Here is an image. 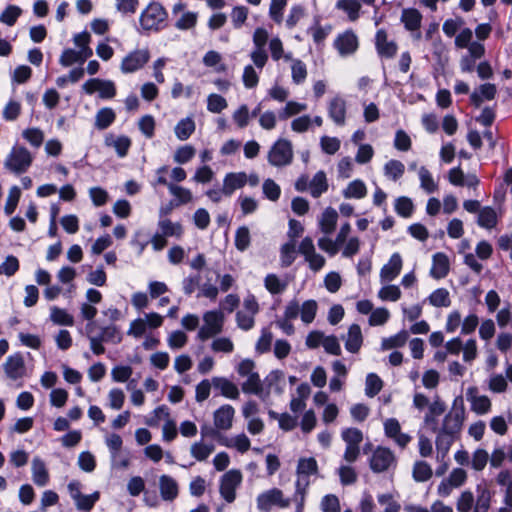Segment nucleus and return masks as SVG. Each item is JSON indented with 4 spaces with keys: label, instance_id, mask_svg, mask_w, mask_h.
Here are the masks:
<instances>
[{
    "label": "nucleus",
    "instance_id": "obj_34",
    "mask_svg": "<svg viewBox=\"0 0 512 512\" xmlns=\"http://www.w3.org/2000/svg\"><path fill=\"white\" fill-rule=\"evenodd\" d=\"M195 131V122L192 118L187 117L180 120L175 126L176 137L181 140H187Z\"/></svg>",
    "mask_w": 512,
    "mask_h": 512
},
{
    "label": "nucleus",
    "instance_id": "obj_13",
    "mask_svg": "<svg viewBox=\"0 0 512 512\" xmlns=\"http://www.w3.org/2000/svg\"><path fill=\"white\" fill-rule=\"evenodd\" d=\"M187 5L183 2L176 3L172 8V15L177 17L175 27L179 30H188L194 28L197 23L198 14L196 12L186 11Z\"/></svg>",
    "mask_w": 512,
    "mask_h": 512
},
{
    "label": "nucleus",
    "instance_id": "obj_38",
    "mask_svg": "<svg viewBox=\"0 0 512 512\" xmlns=\"http://www.w3.org/2000/svg\"><path fill=\"white\" fill-rule=\"evenodd\" d=\"M336 8L346 12L350 21H356L359 18L361 4L358 0H339Z\"/></svg>",
    "mask_w": 512,
    "mask_h": 512
},
{
    "label": "nucleus",
    "instance_id": "obj_40",
    "mask_svg": "<svg viewBox=\"0 0 512 512\" xmlns=\"http://www.w3.org/2000/svg\"><path fill=\"white\" fill-rule=\"evenodd\" d=\"M409 338V334L406 330H401L394 336L384 338L381 343L382 350H390L393 348L403 347Z\"/></svg>",
    "mask_w": 512,
    "mask_h": 512
},
{
    "label": "nucleus",
    "instance_id": "obj_64",
    "mask_svg": "<svg viewBox=\"0 0 512 512\" xmlns=\"http://www.w3.org/2000/svg\"><path fill=\"white\" fill-rule=\"evenodd\" d=\"M22 10L18 6L9 5L1 14L0 21L7 24L8 26H13L18 17L21 15Z\"/></svg>",
    "mask_w": 512,
    "mask_h": 512
},
{
    "label": "nucleus",
    "instance_id": "obj_55",
    "mask_svg": "<svg viewBox=\"0 0 512 512\" xmlns=\"http://www.w3.org/2000/svg\"><path fill=\"white\" fill-rule=\"evenodd\" d=\"M383 382L379 376L374 373L368 374L366 378L365 393L368 397L376 396L382 389Z\"/></svg>",
    "mask_w": 512,
    "mask_h": 512
},
{
    "label": "nucleus",
    "instance_id": "obj_58",
    "mask_svg": "<svg viewBox=\"0 0 512 512\" xmlns=\"http://www.w3.org/2000/svg\"><path fill=\"white\" fill-rule=\"evenodd\" d=\"M196 154V150L191 145H184L179 147L174 153V162L178 164H185L189 162Z\"/></svg>",
    "mask_w": 512,
    "mask_h": 512
},
{
    "label": "nucleus",
    "instance_id": "obj_53",
    "mask_svg": "<svg viewBox=\"0 0 512 512\" xmlns=\"http://www.w3.org/2000/svg\"><path fill=\"white\" fill-rule=\"evenodd\" d=\"M287 5V0H271L269 7V16L276 23L283 22V11Z\"/></svg>",
    "mask_w": 512,
    "mask_h": 512
},
{
    "label": "nucleus",
    "instance_id": "obj_47",
    "mask_svg": "<svg viewBox=\"0 0 512 512\" xmlns=\"http://www.w3.org/2000/svg\"><path fill=\"white\" fill-rule=\"evenodd\" d=\"M169 192L178 200L177 206L187 204L192 201V193L189 189L175 184L168 185Z\"/></svg>",
    "mask_w": 512,
    "mask_h": 512
},
{
    "label": "nucleus",
    "instance_id": "obj_10",
    "mask_svg": "<svg viewBox=\"0 0 512 512\" xmlns=\"http://www.w3.org/2000/svg\"><path fill=\"white\" fill-rule=\"evenodd\" d=\"M397 459L393 451L387 447L378 446L370 458V468L374 473L388 471L395 467Z\"/></svg>",
    "mask_w": 512,
    "mask_h": 512
},
{
    "label": "nucleus",
    "instance_id": "obj_21",
    "mask_svg": "<svg viewBox=\"0 0 512 512\" xmlns=\"http://www.w3.org/2000/svg\"><path fill=\"white\" fill-rule=\"evenodd\" d=\"M467 399L471 402V409L479 414H486L491 409V401L485 395H478L476 387H470L467 391Z\"/></svg>",
    "mask_w": 512,
    "mask_h": 512
},
{
    "label": "nucleus",
    "instance_id": "obj_63",
    "mask_svg": "<svg viewBox=\"0 0 512 512\" xmlns=\"http://www.w3.org/2000/svg\"><path fill=\"white\" fill-rule=\"evenodd\" d=\"M227 101L219 94H210L207 99V109L212 113H220L227 108Z\"/></svg>",
    "mask_w": 512,
    "mask_h": 512
},
{
    "label": "nucleus",
    "instance_id": "obj_33",
    "mask_svg": "<svg viewBox=\"0 0 512 512\" xmlns=\"http://www.w3.org/2000/svg\"><path fill=\"white\" fill-rule=\"evenodd\" d=\"M219 443L229 448L234 447L240 453H245L250 448V440L244 433L239 434L232 439H228L227 437H219Z\"/></svg>",
    "mask_w": 512,
    "mask_h": 512
},
{
    "label": "nucleus",
    "instance_id": "obj_32",
    "mask_svg": "<svg viewBox=\"0 0 512 512\" xmlns=\"http://www.w3.org/2000/svg\"><path fill=\"white\" fill-rule=\"evenodd\" d=\"M337 219V211L331 207L326 208L319 222L321 231L324 234H331L335 230Z\"/></svg>",
    "mask_w": 512,
    "mask_h": 512
},
{
    "label": "nucleus",
    "instance_id": "obj_22",
    "mask_svg": "<svg viewBox=\"0 0 512 512\" xmlns=\"http://www.w3.org/2000/svg\"><path fill=\"white\" fill-rule=\"evenodd\" d=\"M247 180L245 172H231L226 174L223 180L224 196H231L237 189L244 187Z\"/></svg>",
    "mask_w": 512,
    "mask_h": 512
},
{
    "label": "nucleus",
    "instance_id": "obj_4",
    "mask_svg": "<svg viewBox=\"0 0 512 512\" xmlns=\"http://www.w3.org/2000/svg\"><path fill=\"white\" fill-rule=\"evenodd\" d=\"M293 148L291 141L280 138L268 152V162L275 167H283L291 164L293 160Z\"/></svg>",
    "mask_w": 512,
    "mask_h": 512
},
{
    "label": "nucleus",
    "instance_id": "obj_8",
    "mask_svg": "<svg viewBox=\"0 0 512 512\" xmlns=\"http://www.w3.org/2000/svg\"><path fill=\"white\" fill-rule=\"evenodd\" d=\"M291 504L290 498L284 497L282 490L272 488L257 497V508L263 512H269L273 506L287 508Z\"/></svg>",
    "mask_w": 512,
    "mask_h": 512
},
{
    "label": "nucleus",
    "instance_id": "obj_28",
    "mask_svg": "<svg viewBox=\"0 0 512 512\" xmlns=\"http://www.w3.org/2000/svg\"><path fill=\"white\" fill-rule=\"evenodd\" d=\"M363 337L361 328L358 324H352L349 327L345 348L351 353H357L362 345Z\"/></svg>",
    "mask_w": 512,
    "mask_h": 512
},
{
    "label": "nucleus",
    "instance_id": "obj_14",
    "mask_svg": "<svg viewBox=\"0 0 512 512\" xmlns=\"http://www.w3.org/2000/svg\"><path fill=\"white\" fill-rule=\"evenodd\" d=\"M375 48L381 58L392 59L398 51L395 41L388 39L386 30L379 29L375 35Z\"/></svg>",
    "mask_w": 512,
    "mask_h": 512
},
{
    "label": "nucleus",
    "instance_id": "obj_59",
    "mask_svg": "<svg viewBox=\"0 0 512 512\" xmlns=\"http://www.w3.org/2000/svg\"><path fill=\"white\" fill-rule=\"evenodd\" d=\"M266 289L271 294H279L286 289L287 284L282 282L277 275L268 274L264 280Z\"/></svg>",
    "mask_w": 512,
    "mask_h": 512
},
{
    "label": "nucleus",
    "instance_id": "obj_44",
    "mask_svg": "<svg viewBox=\"0 0 512 512\" xmlns=\"http://www.w3.org/2000/svg\"><path fill=\"white\" fill-rule=\"evenodd\" d=\"M430 304L435 307H448L451 304L449 291L445 288L436 289L428 298Z\"/></svg>",
    "mask_w": 512,
    "mask_h": 512
},
{
    "label": "nucleus",
    "instance_id": "obj_56",
    "mask_svg": "<svg viewBox=\"0 0 512 512\" xmlns=\"http://www.w3.org/2000/svg\"><path fill=\"white\" fill-rule=\"evenodd\" d=\"M291 76L295 84H301L307 77V68L304 62L295 59L291 66Z\"/></svg>",
    "mask_w": 512,
    "mask_h": 512
},
{
    "label": "nucleus",
    "instance_id": "obj_62",
    "mask_svg": "<svg viewBox=\"0 0 512 512\" xmlns=\"http://www.w3.org/2000/svg\"><path fill=\"white\" fill-rule=\"evenodd\" d=\"M98 499H99V493L95 492L91 495L81 494L79 497L74 499V501H75L76 507L79 510L89 511L94 507V505L98 501Z\"/></svg>",
    "mask_w": 512,
    "mask_h": 512
},
{
    "label": "nucleus",
    "instance_id": "obj_51",
    "mask_svg": "<svg viewBox=\"0 0 512 512\" xmlns=\"http://www.w3.org/2000/svg\"><path fill=\"white\" fill-rule=\"evenodd\" d=\"M317 308L318 306L315 300L305 301L300 307L301 320L306 324L311 323L315 319Z\"/></svg>",
    "mask_w": 512,
    "mask_h": 512
},
{
    "label": "nucleus",
    "instance_id": "obj_46",
    "mask_svg": "<svg viewBox=\"0 0 512 512\" xmlns=\"http://www.w3.org/2000/svg\"><path fill=\"white\" fill-rule=\"evenodd\" d=\"M395 211L399 216L409 218L414 211V204L412 200L406 196L398 197L395 200Z\"/></svg>",
    "mask_w": 512,
    "mask_h": 512
},
{
    "label": "nucleus",
    "instance_id": "obj_16",
    "mask_svg": "<svg viewBox=\"0 0 512 512\" xmlns=\"http://www.w3.org/2000/svg\"><path fill=\"white\" fill-rule=\"evenodd\" d=\"M359 42L353 30H346L339 34L334 41V47L341 56H348L356 52Z\"/></svg>",
    "mask_w": 512,
    "mask_h": 512
},
{
    "label": "nucleus",
    "instance_id": "obj_18",
    "mask_svg": "<svg viewBox=\"0 0 512 512\" xmlns=\"http://www.w3.org/2000/svg\"><path fill=\"white\" fill-rule=\"evenodd\" d=\"M235 409L229 405L224 404L220 406L213 413V422L216 429L227 431L232 427Z\"/></svg>",
    "mask_w": 512,
    "mask_h": 512
},
{
    "label": "nucleus",
    "instance_id": "obj_23",
    "mask_svg": "<svg viewBox=\"0 0 512 512\" xmlns=\"http://www.w3.org/2000/svg\"><path fill=\"white\" fill-rule=\"evenodd\" d=\"M422 15L415 8H406L403 9L401 14V22L404 24V27L411 32L417 31L418 34L416 36L417 39L420 38L421 34L419 29L421 27Z\"/></svg>",
    "mask_w": 512,
    "mask_h": 512
},
{
    "label": "nucleus",
    "instance_id": "obj_19",
    "mask_svg": "<svg viewBox=\"0 0 512 512\" xmlns=\"http://www.w3.org/2000/svg\"><path fill=\"white\" fill-rule=\"evenodd\" d=\"M327 110L329 117L336 125L343 126L345 124L347 111L345 99L340 96H335L329 101Z\"/></svg>",
    "mask_w": 512,
    "mask_h": 512
},
{
    "label": "nucleus",
    "instance_id": "obj_7",
    "mask_svg": "<svg viewBox=\"0 0 512 512\" xmlns=\"http://www.w3.org/2000/svg\"><path fill=\"white\" fill-rule=\"evenodd\" d=\"M268 39L269 35L266 29L261 27L255 29L253 33L254 49L252 50L250 57L254 65L260 70L268 61V54L265 49Z\"/></svg>",
    "mask_w": 512,
    "mask_h": 512
},
{
    "label": "nucleus",
    "instance_id": "obj_61",
    "mask_svg": "<svg viewBox=\"0 0 512 512\" xmlns=\"http://www.w3.org/2000/svg\"><path fill=\"white\" fill-rule=\"evenodd\" d=\"M272 341H273L272 332L267 328L262 329L261 336L256 343L257 352L260 354L269 352L271 349Z\"/></svg>",
    "mask_w": 512,
    "mask_h": 512
},
{
    "label": "nucleus",
    "instance_id": "obj_43",
    "mask_svg": "<svg viewBox=\"0 0 512 512\" xmlns=\"http://www.w3.org/2000/svg\"><path fill=\"white\" fill-rule=\"evenodd\" d=\"M158 226L161 234L165 237L175 236L180 238L183 234V228L180 223H173L170 219H162L159 221Z\"/></svg>",
    "mask_w": 512,
    "mask_h": 512
},
{
    "label": "nucleus",
    "instance_id": "obj_35",
    "mask_svg": "<svg viewBox=\"0 0 512 512\" xmlns=\"http://www.w3.org/2000/svg\"><path fill=\"white\" fill-rule=\"evenodd\" d=\"M214 449L215 447L213 444H206L200 440L191 445L190 453L197 461H205Z\"/></svg>",
    "mask_w": 512,
    "mask_h": 512
},
{
    "label": "nucleus",
    "instance_id": "obj_24",
    "mask_svg": "<svg viewBox=\"0 0 512 512\" xmlns=\"http://www.w3.org/2000/svg\"><path fill=\"white\" fill-rule=\"evenodd\" d=\"M402 268V258L400 254L394 253L387 264H385L380 272V277L383 282L394 280L400 273Z\"/></svg>",
    "mask_w": 512,
    "mask_h": 512
},
{
    "label": "nucleus",
    "instance_id": "obj_45",
    "mask_svg": "<svg viewBox=\"0 0 512 512\" xmlns=\"http://www.w3.org/2000/svg\"><path fill=\"white\" fill-rule=\"evenodd\" d=\"M367 194V189L363 181L354 180L352 181L347 188L343 191V195L345 198H357L361 199L365 197Z\"/></svg>",
    "mask_w": 512,
    "mask_h": 512
},
{
    "label": "nucleus",
    "instance_id": "obj_52",
    "mask_svg": "<svg viewBox=\"0 0 512 512\" xmlns=\"http://www.w3.org/2000/svg\"><path fill=\"white\" fill-rule=\"evenodd\" d=\"M341 437L346 445L359 446L363 441V433L358 428H346L342 431Z\"/></svg>",
    "mask_w": 512,
    "mask_h": 512
},
{
    "label": "nucleus",
    "instance_id": "obj_30",
    "mask_svg": "<svg viewBox=\"0 0 512 512\" xmlns=\"http://www.w3.org/2000/svg\"><path fill=\"white\" fill-rule=\"evenodd\" d=\"M328 181L324 171H318L309 183L310 194L313 198H319L328 190Z\"/></svg>",
    "mask_w": 512,
    "mask_h": 512
},
{
    "label": "nucleus",
    "instance_id": "obj_49",
    "mask_svg": "<svg viewBox=\"0 0 512 512\" xmlns=\"http://www.w3.org/2000/svg\"><path fill=\"white\" fill-rule=\"evenodd\" d=\"M405 166L399 160H390L384 166L385 175L396 181L404 174Z\"/></svg>",
    "mask_w": 512,
    "mask_h": 512
},
{
    "label": "nucleus",
    "instance_id": "obj_36",
    "mask_svg": "<svg viewBox=\"0 0 512 512\" xmlns=\"http://www.w3.org/2000/svg\"><path fill=\"white\" fill-rule=\"evenodd\" d=\"M116 118V114L111 108L100 109L95 117V127L99 130L107 129Z\"/></svg>",
    "mask_w": 512,
    "mask_h": 512
},
{
    "label": "nucleus",
    "instance_id": "obj_2",
    "mask_svg": "<svg viewBox=\"0 0 512 512\" xmlns=\"http://www.w3.org/2000/svg\"><path fill=\"white\" fill-rule=\"evenodd\" d=\"M33 162V156L24 146H14L4 161V167L10 172L20 175L25 173Z\"/></svg>",
    "mask_w": 512,
    "mask_h": 512
},
{
    "label": "nucleus",
    "instance_id": "obj_3",
    "mask_svg": "<svg viewBox=\"0 0 512 512\" xmlns=\"http://www.w3.org/2000/svg\"><path fill=\"white\" fill-rule=\"evenodd\" d=\"M166 18L167 12L164 7L158 2H152L141 13L140 25L146 31H157L161 28V24L165 22Z\"/></svg>",
    "mask_w": 512,
    "mask_h": 512
},
{
    "label": "nucleus",
    "instance_id": "obj_20",
    "mask_svg": "<svg viewBox=\"0 0 512 512\" xmlns=\"http://www.w3.org/2000/svg\"><path fill=\"white\" fill-rule=\"evenodd\" d=\"M159 490L164 501L172 502L178 497L179 485L173 477L164 474L159 477Z\"/></svg>",
    "mask_w": 512,
    "mask_h": 512
},
{
    "label": "nucleus",
    "instance_id": "obj_11",
    "mask_svg": "<svg viewBox=\"0 0 512 512\" xmlns=\"http://www.w3.org/2000/svg\"><path fill=\"white\" fill-rule=\"evenodd\" d=\"M150 58L151 55L147 48L136 49L123 58L120 69L124 74L134 73L143 68Z\"/></svg>",
    "mask_w": 512,
    "mask_h": 512
},
{
    "label": "nucleus",
    "instance_id": "obj_27",
    "mask_svg": "<svg viewBox=\"0 0 512 512\" xmlns=\"http://www.w3.org/2000/svg\"><path fill=\"white\" fill-rule=\"evenodd\" d=\"M456 439H457V437H455L453 435L445 434L441 431H438L436 440H435L438 461L445 460L451 446L453 445V443L455 442Z\"/></svg>",
    "mask_w": 512,
    "mask_h": 512
},
{
    "label": "nucleus",
    "instance_id": "obj_5",
    "mask_svg": "<svg viewBox=\"0 0 512 512\" xmlns=\"http://www.w3.org/2000/svg\"><path fill=\"white\" fill-rule=\"evenodd\" d=\"M204 324L199 329L197 337L201 341H205L220 334L224 325V314L222 311H208L203 316Z\"/></svg>",
    "mask_w": 512,
    "mask_h": 512
},
{
    "label": "nucleus",
    "instance_id": "obj_26",
    "mask_svg": "<svg viewBox=\"0 0 512 512\" xmlns=\"http://www.w3.org/2000/svg\"><path fill=\"white\" fill-rule=\"evenodd\" d=\"M212 384L214 389L219 390L220 394L229 399L239 398V389L236 384L225 377H213Z\"/></svg>",
    "mask_w": 512,
    "mask_h": 512
},
{
    "label": "nucleus",
    "instance_id": "obj_41",
    "mask_svg": "<svg viewBox=\"0 0 512 512\" xmlns=\"http://www.w3.org/2000/svg\"><path fill=\"white\" fill-rule=\"evenodd\" d=\"M297 476H310L318 473V464L315 458H300L297 465Z\"/></svg>",
    "mask_w": 512,
    "mask_h": 512
},
{
    "label": "nucleus",
    "instance_id": "obj_1",
    "mask_svg": "<svg viewBox=\"0 0 512 512\" xmlns=\"http://www.w3.org/2000/svg\"><path fill=\"white\" fill-rule=\"evenodd\" d=\"M85 333L90 341V349L95 355L105 353L103 343L119 344L122 341V333L114 324L100 327L97 322H88L85 326Z\"/></svg>",
    "mask_w": 512,
    "mask_h": 512
},
{
    "label": "nucleus",
    "instance_id": "obj_42",
    "mask_svg": "<svg viewBox=\"0 0 512 512\" xmlns=\"http://www.w3.org/2000/svg\"><path fill=\"white\" fill-rule=\"evenodd\" d=\"M241 389L244 393L261 395L263 385L258 373H253L248 376L247 380L242 383Z\"/></svg>",
    "mask_w": 512,
    "mask_h": 512
},
{
    "label": "nucleus",
    "instance_id": "obj_39",
    "mask_svg": "<svg viewBox=\"0 0 512 512\" xmlns=\"http://www.w3.org/2000/svg\"><path fill=\"white\" fill-rule=\"evenodd\" d=\"M412 475L415 481L426 482L432 477L433 471L427 462L416 461L413 466Z\"/></svg>",
    "mask_w": 512,
    "mask_h": 512
},
{
    "label": "nucleus",
    "instance_id": "obj_60",
    "mask_svg": "<svg viewBox=\"0 0 512 512\" xmlns=\"http://www.w3.org/2000/svg\"><path fill=\"white\" fill-rule=\"evenodd\" d=\"M489 460V454L484 449H477L474 451L470 460L471 467L476 471H482Z\"/></svg>",
    "mask_w": 512,
    "mask_h": 512
},
{
    "label": "nucleus",
    "instance_id": "obj_48",
    "mask_svg": "<svg viewBox=\"0 0 512 512\" xmlns=\"http://www.w3.org/2000/svg\"><path fill=\"white\" fill-rule=\"evenodd\" d=\"M419 179L421 188L427 193H433L438 189V185L435 183L431 173L425 166H421L419 169Z\"/></svg>",
    "mask_w": 512,
    "mask_h": 512
},
{
    "label": "nucleus",
    "instance_id": "obj_31",
    "mask_svg": "<svg viewBox=\"0 0 512 512\" xmlns=\"http://www.w3.org/2000/svg\"><path fill=\"white\" fill-rule=\"evenodd\" d=\"M32 477L34 483L40 487L45 486L49 481L46 465L39 458H34L32 461Z\"/></svg>",
    "mask_w": 512,
    "mask_h": 512
},
{
    "label": "nucleus",
    "instance_id": "obj_12",
    "mask_svg": "<svg viewBox=\"0 0 512 512\" xmlns=\"http://www.w3.org/2000/svg\"><path fill=\"white\" fill-rule=\"evenodd\" d=\"M83 90L87 94L99 92V97L103 99H111L116 95L115 84L110 80H102L92 78L83 84Z\"/></svg>",
    "mask_w": 512,
    "mask_h": 512
},
{
    "label": "nucleus",
    "instance_id": "obj_37",
    "mask_svg": "<svg viewBox=\"0 0 512 512\" xmlns=\"http://www.w3.org/2000/svg\"><path fill=\"white\" fill-rule=\"evenodd\" d=\"M478 225L486 228L492 229L497 225V214L495 210L491 207H484L479 211L478 214Z\"/></svg>",
    "mask_w": 512,
    "mask_h": 512
},
{
    "label": "nucleus",
    "instance_id": "obj_6",
    "mask_svg": "<svg viewBox=\"0 0 512 512\" xmlns=\"http://www.w3.org/2000/svg\"><path fill=\"white\" fill-rule=\"evenodd\" d=\"M464 418L465 408L463 402L461 401L459 406H457L455 402L451 410L444 416L439 431L458 437L462 429Z\"/></svg>",
    "mask_w": 512,
    "mask_h": 512
},
{
    "label": "nucleus",
    "instance_id": "obj_9",
    "mask_svg": "<svg viewBox=\"0 0 512 512\" xmlns=\"http://www.w3.org/2000/svg\"><path fill=\"white\" fill-rule=\"evenodd\" d=\"M242 482L240 470L232 469L227 471L220 479L219 492L227 503H233L236 499V489Z\"/></svg>",
    "mask_w": 512,
    "mask_h": 512
},
{
    "label": "nucleus",
    "instance_id": "obj_54",
    "mask_svg": "<svg viewBox=\"0 0 512 512\" xmlns=\"http://www.w3.org/2000/svg\"><path fill=\"white\" fill-rule=\"evenodd\" d=\"M491 494L486 488L478 486V497L473 512H488L490 508Z\"/></svg>",
    "mask_w": 512,
    "mask_h": 512
},
{
    "label": "nucleus",
    "instance_id": "obj_29",
    "mask_svg": "<svg viewBox=\"0 0 512 512\" xmlns=\"http://www.w3.org/2000/svg\"><path fill=\"white\" fill-rule=\"evenodd\" d=\"M105 144L108 147H113L119 157H125L131 147V139L127 136L114 137L109 135L105 138Z\"/></svg>",
    "mask_w": 512,
    "mask_h": 512
},
{
    "label": "nucleus",
    "instance_id": "obj_25",
    "mask_svg": "<svg viewBox=\"0 0 512 512\" xmlns=\"http://www.w3.org/2000/svg\"><path fill=\"white\" fill-rule=\"evenodd\" d=\"M450 270V262L445 253L438 252L433 255V263L432 268L430 270V275L434 279H442L445 278Z\"/></svg>",
    "mask_w": 512,
    "mask_h": 512
},
{
    "label": "nucleus",
    "instance_id": "obj_17",
    "mask_svg": "<svg viewBox=\"0 0 512 512\" xmlns=\"http://www.w3.org/2000/svg\"><path fill=\"white\" fill-rule=\"evenodd\" d=\"M7 377L11 380L22 378L26 373L24 358L20 353L10 355L3 364Z\"/></svg>",
    "mask_w": 512,
    "mask_h": 512
},
{
    "label": "nucleus",
    "instance_id": "obj_57",
    "mask_svg": "<svg viewBox=\"0 0 512 512\" xmlns=\"http://www.w3.org/2000/svg\"><path fill=\"white\" fill-rule=\"evenodd\" d=\"M296 245L294 240L285 243L281 247V264L283 267H289L295 260Z\"/></svg>",
    "mask_w": 512,
    "mask_h": 512
},
{
    "label": "nucleus",
    "instance_id": "obj_50",
    "mask_svg": "<svg viewBox=\"0 0 512 512\" xmlns=\"http://www.w3.org/2000/svg\"><path fill=\"white\" fill-rule=\"evenodd\" d=\"M251 242L250 237V231L248 227L241 226L236 230L235 233V246L237 250L243 252L245 251L249 246Z\"/></svg>",
    "mask_w": 512,
    "mask_h": 512
},
{
    "label": "nucleus",
    "instance_id": "obj_15",
    "mask_svg": "<svg viewBox=\"0 0 512 512\" xmlns=\"http://www.w3.org/2000/svg\"><path fill=\"white\" fill-rule=\"evenodd\" d=\"M386 437L392 439L401 449H405L411 442L412 437L401 431L400 423L395 418H389L384 422Z\"/></svg>",
    "mask_w": 512,
    "mask_h": 512
}]
</instances>
